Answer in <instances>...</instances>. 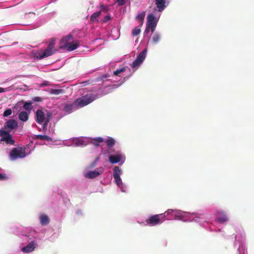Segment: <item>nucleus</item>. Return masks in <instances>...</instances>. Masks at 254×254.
Instances as JSON below:
<instances>
[{"mask_svg": "<svg viewBox=\"0 0 254 254\" xmlns=\"http://www.w3.org/2000/svg\"><path fill=\"white\" fill-rule=\"evenodd\" d=\"M51 116L52 114L50 111L38 109L36 112L35 121L39 124L44 123L43 129L45 130L47 129L48 124L51 119Z\"/></svg>", "mask_w": 254, "mask_h": 254, "instance_id": "nucleus-1", "label": "nucleus"}, {"mask_svg": "<svg viewBox=\"0 0 254 254\" xmlns=\"http://www.w3.org/2000/svg\"><path fill=\"white\" fill-rule=\"evenodd\" d=\"M98 98L97 94H87L80 98H78L74 102V104L79 107H83Z\"/></svg>", "mask_w": 254, "mask_h": 254, "instance_id": "nucleus-2", "label": "nucleus"}, {"mask_svg": "<svg viewBox=\"0 0 254 254\" xmlns=\"http://www.w3.org/2000/svg\"><path fill=\"white\" fill-rule=\"evenodd\" d=\"M158 23V20L153 13L149 14L147 17L146 26L144 31L145 33H148L150 30L153 33Z\"/></svg>", "mask_w": 254, "mask_h": 254, "instance_id": "nucleus-3", "label": "nucleus"}, {"mask_svg": "<svg viewBox=\"0 0 254 254\" xmlns=\"http://www.w3.org/2000/svg\"><path fill=\"white\" fill-rule=\"evenodd\" d=\"M72 39V36L71 35H68L64 37L61 41V43L64 44L63 46H62L64 48H67V50L69 51H72L75 50L79 45V43L77 41L74 42L73 43L68 42V41H70Z\"/></svg>", "mask_w": 254, "mask_h": 254, "instance_id": "nucleus-4", "label": "nucleus"}, {"mask_svg": "<svg viewBox=\"0 0 254 254\" xmlns=\"http://www.w3.org/2000/svg\"><path fill=\"white\" fill-rule=\"evenodd\" d=\"M26 156L25 148L22 147H15L13 148L10 152V160H15L18 158H23Z\"/></svg>", "mask_w": 254, "mask_h": 254, "instance_id": "nucleus-5", "label": "nucleus"}, {"mask_svg": "<svg viewBox=\"0 0 254 254\" xmlns=\"http://www.w3.org/2000/svg\"><path fill=\"white\" fill-rule=\"evenodd\" d=\"M55 40L52 39L49 42L47 48L41 55L39 54L37 58L39 59H42L45 57H48L53 55L55 51Z\"/></svg>", "mask_w": 254, "mask_h": 254, "instance_id": "nucleus-6", "label": "nucleus"}, {"mask_svg": "<svg viewBox=\"0 0 254 254\" xmlns=\"http://www.w3.org/2000/svg\"><path fill=\"white\" fill-rule=\"evenodd\" d=\"M165 217L166 215L165 214H159L152 215L148 219H146V224L150 226L158 225L160 223L161 220Z\"/></svg>", "mask_w": 254, "mask_h": 254, "instance_id": "nucleus-7", "label": "nucleus"}, {"mask_svg": "<svg viewBox=\"0 0 254 254\" xmlns=\"http://www.w3.org/2000/svg\"><path fill=\"white\" fill-rule=\"evenodd\" d=\"M0 136L1 137L0 141H4L7 144L13 145L14 144V140L10 134L9 131H6L3 129L0 130Z\"/></svg>", "mask_w": 254, "mask_h": 254, "instance_id": "nucleus-8", "label": "nucleus"}, {"mask_svg": "<svg viewBox=\"0 0 254 254\" xmlns=\"http://www.w3.org/2000/svg\"><path fill=\"white\" fill-rule=\"evenodd\" d=\"M146 50L144 49L140 52L136 59L132 62L131 64L132 68H136L142 63L146 57Z\"/></svg>", "mask_w": 254, "mask_h": 254, "instance_id": "nucleus-9", "label": "nucleus"}, {"mask_svg": "<svg viewBox=\"0 0 254 254\" xmlns=\"http://www.w3.org/2000/svg\"><path fill=\"white\" fill-rule=\"evenodd\" d=\"M17 127V122L14 119H10L6 122L4 127H2V129L10 132L11 130L16 128Z\"/></svg>", "mask_w": 254, "mask_h": 254, "instance_id": "nucleus-10", "label": "nucleus"}, {"mask_svg": "<svg viewBox=\"0 0 254 254\" xmlns=\"http://www.w3.org/2000/svg\"><path fill=\"white\" fill-rule=\"evenodd\" d=\"M104 170L102 167L97 168L94 171H89L85 175V176L89 179H94L99 176L103 172Z\"/></svg>", "mask_w": 254, "mask_h": 254, "instance_id": "nucleus-11", "label": "nucleus"}, {"mask_svg": "<svg viewBox=\"0 0 254 254\" xmlns=\"http://www.w3.org/2000/svg\"><path fill=\"white\" fill-rule=\"evenodd\" d=\"M217 220L219 222L223 223L228 221V218L224 211H219L217 212Z\"/></svg>", "mask_w": 254, "mask_h": 254, "instance_id": "nucleus-12", "label": "nucleus"}, {"mask_svg": "<svg viewBox=\"0 0 254 254\" xmlns=\"http://www.w3.org/2000/svg\"><path fill=\"white\" fill-rule=\"evenodd\" d=\"M155 5L159 12H162L165 9L166 0H155Z\"/></svg>", "mask_w": 254, "mask_h": 254, "instance_id": "nucleus-13", "label": "nucleus"}, {"mask_svg": "<svg viewBox=\"0 0 254 254\" xmlns=\"http://www.w3.org/2000/svg\"><path fill=\"white\" fill-rule=\"evenodd\" d=\"M30 113L26 111H21L18 114V119L22 122H27L29 117Z\"/></svg>", "mask_w": 254, "mask_h": 254, "instance_id": "nucleus-14", "label": "nucleus"}, {"mask_svg": "<svg viewBox=\"0 0 254 254\" xmlns=\"http://www.w3.org/2000/svg\"><path fill=\"white\" fill-rule=\"evenodd\" d=\"M122 157V156L121 154L111 155L109 157V161L112 164L118 163L121 160Z\"/></svg>", "mask_w": 254, "mask_h": 254, "instance_id": "nucleus-15", "label": "nucleus"}, {"mask_svg": "<svg viewBox=\"0 0 254 254\" xmlns=\"http://www.w3.org/2000/svg\"><path fill=\"white\" fill-rule=\"evenodd\" d=\"M34 250V242L32 241L26 246L22 248V251L24 253H29L32 252Z\"/></svg>", "mask_w": 254, "mask_h": 254, "instance_id": "nucleus-16", "label": "nucleus"}, {"mask_svg": "<svg viewBox=\"0 0 254 254\" xmlns=\"http://www.w3.org/2000/svg\"><path fill=\"white\" fill-rule=\"evenodd\" d=\"M73 144L76 146H85L87 143L81 138H76L73 140Z\"/></svg>", "mask_w": 254, "mask_h": 254, "instance_id": "nucleus-17", "label": "nucleus"}, {"mask_svg": "<svg viewBox=\"0 0 254 254\" xmlns=\"http://www.w3.org/2000/svg\"><path fill=\"white\" fill-rule=\"evenodd\" d=\"M40 220L41 224L43 226L48 225L50 222V219L48 216L44 214L41 215Z\"/></svg>", "mask_w": 254, "mask_h": 254, "instance_id": "nucleus-18", "label": "nucleus"}, {"mask_svg": "<svg viewBox=\"0 0 254 254\" xmlns=\"http://www.w3.org/2000/svg\"><path fill=\"white\" fill-rule=\"evenodd\" d=\"M104 141L103 138L101 137H98L92 139L91 143L96 146H99L100 143Z\"/></svg>", "mask_w": 254, "mask_h": 254, "instance_id": "nucleus-19", "label": "nucleus"}, {"mask_svg": "<svg viewBox=\"0 0 254 254\" xmlns=\"http://www.w3.org/2000/svg\"><path fill=\"white\" fill-rule=\"evenodd\" d=\"M23 108L26 110V112L30 113L32 109V102H26L23 105Z\"/></svg>", "mask_w": 254, "mask_h": 254, "instance_id": "nucleus-20", "label": "nucleus"}, {"mask_svg": "<svg viewBox=\"0 0 254 254\" xmlns=\"http://www.w3.org/2000/svg\"><path fill=\"white\" fill-rule=\"evenodd\" d=\"M101 11L94 12L90 16V20L93 22L97 21V18L101 15Z\"/></svg>", "mask_w": 254, "mask_h": 254, "instance_id": "nucleus-21", "label": "nucleus"}, {"mask_svg": "<svg viewBox=\"0 0 254 254\" xmlns=\"http://www.w3.org/2000/svg\"><path fill=\"white\" fill-rule=\"evenodd\" d=\"M161 38V35L159 33H155L152 37V40L154 44H157L159 42Z\"/></svg>", "mask_w": 254, "mask_h": 254, "instance_id": "nucleus-22", "label": "nucleus"}, {"mask_svg": "<svg viewBox=\"0 0 254 254\" xmlns=\"http://www.w3.org/2000/svg\"><path fill=\"white\" fill-rule=\"evenodd\" d=\"M106 143L108 147H112L115 144V140L113 138L110 137L106 141Z\"/></svg>", "mask_w": 254, "mask_h": 254, "instance_id": "nucleus-23", "label": "nucleus"}, {"mask_svg": "<svg viewBox=\"0 0 254 254\" xmlns=\"http://www.w3.org/2000/svg\"><path fill=\"white\" fill-rule=\"evenodd\" d=\"M114 171V177L116 176L117 175L119 176H120L122 173V170L118 166H115L113 170Z\"/></svg>", "mask_w": 254, "mask_h": 254, "instance_id": "nucleus-24", "label": "nucleus"}, {"mask_svg": "<svg viewBox=\"0 0 254 254\" xmlns=\"http://www.w3.org/2000/svg\"><path fill=\"white\" fill-rule=\"evenodd\" d=\"M73 107L72 104H66L64 107V111L66 112H70L73 109Z\"/></svg>", "mask_w": 254, "mask_h": 254, "instance_id": "nucleus-25", "label": "nucleus"}, {"mask_svg": "<svg viewBox=\"0 0 254 254\" xmlns=\"http://www.w3.org/2000/svg\"><path fill=\"white\" fill-rule=\"evenodd\" d=\"M145 11H143L141 13H139L137 16H136V19L140 21V22H142L143 21L144 19V17H145Z\"/></svg>", "mask_w": 254, "mask_h": 254, "instance_id": "nucleus-26", "label": "nucleus"}, {"mask_svg": "<svg viewBox=\"0 0 254 254\" xmlns=\"http://www.w3.org/2000/svg\"><path fill=\"white\" fill-rule=\"evenodd\" d=\"M63 90L62 89H51L50 91V93L51 94L54 95H59L62 93Z\"/></svg>", "mask_w": 254, "mask_h": 254, "instance_id": "nucleus-27", "label": "nucleus"}, {"mask_svg": "<svg viewBox=\"0 0 254 254\" xmlns=\"http://www.w3.org/2000/svg\"><path fill=\"white\" fill-rule=\"evenodd\" d=\"M115 182L118 187H120L121 185H122V182L120 176H118L114 177Z\"/></svg>", "mask_w": 254, "mask_h": 254, "instance_id": "nucleus-28", "label": "nucleus"}, {"mask_svg": "<svg viewBox=\"0 0 254 254\" xmlns=\"http://www.w3.org/2000/svg\"><path fill=\"white\" fill-rule=\"evenodd\" d=\"M178 211L177 210H173V209H168L167 211H166L164 214H165V215L167 216L168 215H172L174 216L175 213H178Z\"/></svg>", "mask_w": 254, "mask_h": 254, "instance_id": "nucleus-29", "label": "nucleus"}, {"mask_svg": "<svg viewBox=\"0 0 254 254\" xmlns=\"http://www.w3.org/2000/svg\"><path fill=\"white\" fill-rule=\"evenodd\" d=\"M37 138L39 139L40 140H51V138L49 136L46 135H38L37 136Z\"/></svg>", "mask_w": 254, "mask_h": 254, "instance_id": "nucleus-30", "label": "nucleus"}, {"mask_svg": "<svg viewBox=\"0 0 254 254\" xmlns=\"http://www.w3.org/2000/svg\"><path fill=\"white\" fill-rule=\"evenodd\" d=\"M140 32L141 30L140 28L138 27H135L132 30V35L133 36H137L140 34Z\"/></svg>", "mask_w": 254, "mask_h": 254, "instance_id": "nucleus-31", "label": "nucleus"}, {"mask_svg": "<svg viewBox=\"0 0 254 254\" xmlns=\"http://www.w3.org/2000/svg\"><path fill=\"white\" fill-rule=\"evenodd\" d=\"M12 114V110L11 109L8 108L5 110V111L3 113V116L4 117H7L9 115H10Z\"/></svg>", "mask_w": 254, "mask_h": 254, "instance_id": "nucleus-32", "label": "nucleus"}, {"mask_svg": "<svg viewBox=\"0 0 254 254\" xmlns=\"http://www.w3.org/2000/svg\"><path fill=\"white\" fill-rule=\"evenodd\" d=\"M125 70V68L124 67L120 69H118L114 72V74L115 75H119L120 73L124 72Z\"/></svg>", "mask_w": 254, "mask_h": 254, "instance_id": "nucleus-33", "label": "nucleus"}, {"mask_svg": "<svg viewBox=\"0 0 254 254\" xmlns=\"http://www.w3.org/2000/svg\"><path fill=\"white\" fill-rule=\"evenodd\" d=\"M180 212L178 211V213H175L174 219L177 220H181L182 219V216L180 215Z\"/></svg>", "mask_w": 254, "mask_h": 254, "instance_id": "nucleus-34", "label": "nucleus"}, {"mask_svg": "<svg viewBox=\"0 0 254 254\" xmlns=\"http://www.w3.org/2000/svg\"><path fill=\"white\" fill-rule=\"evenodd\" d=\"M111 19V17L110 15H106L104 18H103V19L102 20V22L103 23H106L108 21H109V20H110Z\"/></svg>", "mask_w": 254, "mask_h": 254, "instance_id": "nucleus-35", "label": "nucleus"}, {"mask_svg": "<svg viewBox=\"0 0 254 254\" xmlns=\"http://www.w3.org/2000/svg\"><path fill=\"white\" fill-rule=\"evenodd\" d=\"M32 100L34 102H41L42 101V99L40 97H35L33 98Z\"/></svg>", "mask_w": 254, "mask_h": 254, "instance_id": "nucleus-36", "label": "nucleus"}, {"mask_svg": "<svg viewBox=\"0 0 254 254\" xmlns=\"http://www.w3.org/2000/svg\"><path fill=\"white\" fill-rule=\"evenodd\" d=\"M117 2L120 5H123L125 4L126 2L125 0H117Z\"/></svg>", "mask_w": 254, "mask_h": 254, "instance_id": "nucleus-37", "label": "nucleus"}, {"mask_svg": "<svg viewBox=\"0 0 254 254\" xmlns=\"http://www.w3.org/2000/svg\"><path fill=\"white\" fill-rule=\"evenodd\" d=\"M7 179L5 175H2L0 173V180H4Z\"/></svg>", "mask_w": 254, "mask_h": 254, "instance_id": "nucleus-38", "label": "nucleus"}, {"mask_svg": "<svg viewBox=\"0 0 254 254\" xmlns=\"http://www.w3.org/2000/svg\"><path fill=\"white\" fill-rule=\"evenodd\" d=\"M100 8L101 9V10H107V7L103 4H102L100 5Z\"/></svg>", "mask_w": 254, "mask_h": 254, "instance_id": "nucleus-39", "label": "nucleus"}, {"mask_svg": "<svg viewBox=\"0 0 254 254\" xmlns=\"http://www.w3.org/2000/svg\"><path fill=\"white\" fill-rule=\"evenodd\" d=\"M98 158H97L94 161V162L91 165V167H94L95 165H96V162L98 161Z\"/></svg>", "mask_w": 254, "mask_h": 254, "instance_id": "nucleus-40", "label": "nucleus"}, {"mask_svg": "<svg viewBox=\"0 0 254 254\" xmlns=\"http://www.w3.org/2000/svg\"><path fill=\"white\" fill-rule=\"evenodd\" d=\"M4 92V89L3 88L0 87V93H2Z\"/></svg>", "mask_w": 254, "mask_h": 254, "instance_id": "nucleus-41", "label": "nucleus"}, {"mask_svg": "<svg viewBox=\"0 0 254 254\" xmlns=\"http://www.w3.org/2000/svg\"><path fill=\"white\" fill-rule=\"evenodd\" d=\"M43 85H47L48 84H46V83H44V84H43Z\"/></svg>", "mask_w": 254, "mask_h": 254, "instance_id": "nucleus-42", "label": "nucleus"}]
</instances>
